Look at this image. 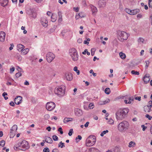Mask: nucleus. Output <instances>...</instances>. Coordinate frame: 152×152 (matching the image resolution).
I'll list each match as a JSON object with an SVG mask.
<instances>
[{"label": "nucleus", "instance_id": "nucleus-61", "mask_svg": "<svg viewBox=\"0 0 152 152\" xmlns=\"http://www.w3.org/2000/svg\"><path fill=\"white\" fill-rule=\"evenodd\" d=\"M135 99L136 100H138V101H140L141 100V97H135Z\"/></svg>", "mask_w": 152, "mask_h": 152}, {"label": "nucleus", "instance_id": "nucleus-60", "mask_svg": "<svg viewBox=\"0 0 152 152\" xmlns=\"http://www.w3.org/2000/svg\"><path fill=\"white\" fill-rule=\"evenodd\" d=\"M52 152H59V151L57 149L55 148L53 150Z\"/></svg>", "mask_w": 152, "mask_h": 152}, {"label": "nucleus", "instance_id": "nucleus-63", "mask_svg": "<svg viewBox=\"0 0 152 152\" xmlns=\"http://www.w3.org/2000/svg\"><path fill=\"white\" fill-rule=\"evenodd\" d=\"M89 122H87L84 125V126L85 127H87L88 126V125L89 124Z\"/></svg>", "mask_w": 152, "mask_h": 152}, {"label": "nucleus", "instance_id": "nucleus-7", "mask_svg": "<svg viewBox=\"0 0 152 152\" xmlns=\"http://www.w3.org/2000/svg\"><path fill=\"white\" fill-rule=\"evenodd\" d=\"M65 88L64 87L60 86L56 87L54 89L55 94L59 96H63L65 94Z\"/></svg>", "mask_w": 152, "mask_h": 152}, {"label": "nucleus", "instance_id": "nucleus-5", "mask_svg": "<svg viewBox=\"0 0 152 152\" xmlns=\"http://www.w3.org/2000/svg\"><path fill=\"white\" fill-rule=\"evenodd\" d=\"M96 142V137L94 136L90 135L86 140V145L87 147H90L94 145Z\"/></svg>", "mask_w": 152, "mask_h": 152}, {"label": "nucleus", "instance_id": "nucleus-15", "mask_svg": "<svg viewBox=\"0 0 152 152\" xmlns=\"http://www.w3.org/2000/svg\"><path fill=\"white\" fill-rule=\"evenodd\" d=\"M22 98L20 96L16 97L15 99L14 102L17 104H19L21 102Z\"/></svg>", "mask_w": 152, "mask_h": 152}, {"label": "nucleus", "instance_id": "nucleus-23", "mask_svg": "<svg viewBox=\"0 0 152 152\" xmlns=\"http://www.w3.org/2000/svg\"><path fill=\"white\" fill-rule=\"evenodd\" d=\"M24 46L23 45L19 44L17 45V50L19 51H21L24 48Z\"/></svg>", "mask_w": 152, "mask_h": 152}, {"label": "nucleus", "instance_id": "nucleus-4", "mask_svg": "<svg viewBox=\"0 0 152 152\" xmlns=\"http://www.w3.org/2000/svg\"><path fill=\"white\" fill-rule=\"evenodd\" d=\"M118 39L121 42H123L124 40L127 39L129 34L124 31L118 30L117 31Z\"/></svg>", "mask_w": 152, "mask_h": 152}, {"label": "nucleus", "instance_id": "nucleus-11", "mask_svg": "<svg viewBox=\"0 0 152 152\" xmlns=\"http://www.w3.org/2000/svg\"><path fill=\"white\" fill-rule=\"evenodd\" d=\"M26 13L31 17L34 18L36 17V13L34 10H26Z\"/></svg>", "mask_w": 152, "mask_h": 152}, {"label": "nucleus", "instance_id": "nucleus-55", "mask_svg": "<svg viewBox=\"0 0 152 152\" xmlns=\"http://www.w3.org/2000/svg\"><path fill=\"white\" fill-rule=\"evenodd\" d=\"M145 117L148 118L149 120H151V116L147 114L145 115Z\"/></svg>", "mask_w": 152, "mask_h": 152}, {"label": "nucleus", "instance_id": "nucleus-17", "mask_svg": "<svg viewBox=\"0 0 152 152\" xmlns=\"http://www.w3.org/2000/svg\"><path fill=\"white\" fill-rule=\"evenodd\" d=\"M17 128L18 127L17 125H14L11 129L10 134H13V135H15V132H16Z\"/></svg>", "mask_w": 152, "mask_h": 152}, {"label": "nucleus", "instance_id": "nucleus-35", "mask_svg": "<svg viewBox=\"0 0 152 152\" xmlns=\"http://www.w3.org/2000/svg\"><path fill=\"white\" fill-rule=\"evenodd\" d=\"M135 143L134 142L131 141L129 143V147H134L135 146Z\"/></svg>", "mask_w": 152, "mask_h": 152}, {"label": "nucleus", "instance_id": "nucleus-8", "mask_svg": "<svg viewBox=\"0 0 152 152\" xmlns=\"http://www.w3.org/2000/svg\"><path fill=\"white\" fill-rule=\"evenodd\" d=\"M56 107V104L53 102H48L46 104V108L48 110L51 111L53 110Z\"/></svg>", "mask_w": 152, "mask_h": 152}, {"label": "nucleus", "instance_id": "nucleus-25", "mask_svg": "<svg viewBox=\"0 0 152 152\" xmlns=\"http://www.w3.org/2000/svg\"><path fill=\"white\" fill-rule=\"evenodd\" d=\"M57 15L55 14H53L51 17V20L53 22H55L57 20Z\"/></svg>", "mask_w": 152, "mask_h": 152}, {"label": "nucleus", "instance_id": "nucleus-27", "mask_svg": "<svg viewBox=\"0 0 152 152\" xmlns=\"http://www.w3.org/2000/svg\"><path fill=\"white\" fill-rule=\"evenodd\" d=\"M152 107V101H150L149 102L148 104V105L147 107L148 109V112H150L151 111V108Z\"/></svg>", "mask_w": 152, "mask_h": 152}, {"label": "nucleus", "instance_id": "nucleus-14", "mask_svg": "<svg viewBox=\"0 0 152 152\" xmlns=\"http://www.w3.org/2000/svg\"><path fill=\"white\" fill-rule=\"evenodd\" d=\"M106 4V0H99L98 5L99 7L103 8L105 6Z\"/></svg>", "mask_w": 152, "mask_h": 152}, {"label": "nucleus", "instance_id": "nucleus-48", "mask_svg": "<svg viewBox=\"0 0 152 152\" xmlns=\"http://www.w3.org/2000/svg\"><path fill=\"white\" fill-rule=\"evenodd\" d=\"M104 104H107V103H108L110 102V100L109 99H107L105 100V101H103Z\"/></svg>", "mask_w": 152, "mask_h": 152}, {"label": "nucleus", "instance_id": "nucleus-30", "mask_svg": "<svg viewBox=\"0 0 152 152\" xmlns=\"http://www.w3.org/2000/svg\"><path fill=\"white\" fill-rule=\"evenodd\" d=\"M120 147L116 146L115 147L113 151L114 152H120Z\"/></svg>", "mask_w": 152, "mask_h": 152}, {"label": "nucleus", "instance_id": "nucleus-13", "mask_svg": "<svg viewBox=\"0 0 152 152\" xmlns=\"http://www.w3.org/2000/svg\"><path fill=\"white\" fill-rule=\"evenodd\" d=\"M65 78L68 81L72 80L73 79L72 74L70 73H66L65 75Z\"/></svg>", "mask_w": 152, "mask_h": 152}, {"label": "nucleus", "instance_id": "nucleus-46", "mask_svg": "<svg viewBox=\"0 0 152 152\" xmlns=\"http://www.w3.org/2000/svg\"><path fill=\"white\" fill-rule=\"evenodd\" d=\"M89 72L90 73L92 74L94 77H95L96 76V73H94L93 72V70L92 69L90 70Z\"/></svg>", "mask_w": 152, "mask_h": 152}, {"label": "nucleus", "instance_id": "nucleus-52", "mask_svg": "<svg viewBox=\"0 0 152 152\" xmlns=\"http://www.w3.org/2000/svg\"><path fill=\"white\" fill-rule=\"evenodd\" d=\"M44 152H49V149L48 148H45L43 149Z\"/></svg>", "mask_w": 152, "mask_h": 152}, {"label": "nucleus", "instance_id": "nucleus-29", "mask_svg": "<svg viewBox=\"0 0 152 152\" xmlns=\"http://www.w3.org/2000/svg\"><path fill=\"white\" fill-rule=\"evenodd\" d=\"M29 51V49L27 48L25 49H23L21 53L23 55L26 54Z\"/></svg>", "mask_w": 152, "mask_h": 152}, {"label": "nucleus", "instance_id": "nucleus-62", "mask_svg": "<svg viewBox=\"0 0 152 152\" xmlns=\"http://www.w3.org/2000/svg\"><path fill=\"white\" fill-rule=\"evenodd\" d=\"M99 104L100 105H104L103 101H100L99 102Z\"/></svg>", "mask_w": 152, "mask_h": 152}, {"label": "nucleus", "instance_id": "nucleus-10", "mask_svg": "<svg viewBox=\"0 0 152 152\" xmlns=\"http://www.w3.org/2000/svg\"><path fill=\"white\" fill-rule=\"evenodd\" d=\"M125 98V99L124 100V102L125 104H130L131 102L134 100V98L132 97H128L126 96H124Z\"/></svg>", "mask_w": 152, "mask_h": 152}, {"label": "nucleus", "instance_id": "nucleus-24", "mask_svg": "<svg viewBox=\"0 0 152 152\" xmlns=\"http://www.w3.org/2000/svg\"><path fill=\"white\" fill-rule=\"evenodd\" d=\"M45 141L48 143H52L53 142V140L50 137L46 136L45 137Z\"/></svg>", "mask_w": 152, "mask_h": 152}, {"label": "nucleus", "instance_id": "nucleus-22", "mask_svg": "<svg viewBox=\"0 0 152 152\" xmlns=\"http://www.w3.org/2000/svg\"><path fill=\"white\" fill-rule=\"evenodd\" d=\"M8 2V0H1L0 4L2 6L5 7L7 5Z\"/></svg>", "mask_w": 152, "mask_h": 152}, {"label": "nucleus", "instance_id": "nucleus-44", "mask_svg": "<svg viewBox=\"0 0 152 152\" xmlns=\"http://www.w3.org/2000/svg\"><path fill=\"white\" fill-rule=\"evenodd\" d=\"M53 139L54 141H57L58 140V138L56 135H53L52 136Z\"/></svg>", "mask_w": 152, "mask_h": 152}, {"label": "nucleus", "instance_id": "nucleus-41", "mask_svg": "<svg viewBox=\"0 0 152 152\" xmlns=\"http://www.w3.org/2000/svg\"><path fill=\"white\" fill-rule=\"evenodd\" d=\"M108 123L109 124H113L114 123V121L111 118L109 119L108 121Z\"/></svg>", "mask_w": 152, "mask_h": 152}, {"label": "nucleus", "instance_id": "nucleus-42", "mask_svg": "<svg viewBox=\"0 0 152 152\" xmlns=\"http://www.w3.org/2000/svg\"><path fill=\"white\" fill-rule=\"evenodd\" d=\"M5 144V142L4 140H1L0 142V146L3 147Z\"/></svg>", "mask_w": 152, "mask_h": 152}, {"label": "nucleus", "instance_id": "nucleus-53", "mask_svg": "<svg viewBox=\"0 0 152 152\" xmlns=\"http://www.w3.org/2000/svg\"><path fill=\"white\" fill-rule=\"evenodd\" d=\"M44 118L45 119H47L50 118V115L48 114H47L44 115Z\"/></svg>", "mask_w": 152, "mask_h": 152}, {"label": "nucleus", "instance_id": "nucleus-36", "mask_svg": "<svg viewBox=\"0 0 152 152\" xmlns=\"http://www.w3.org/2000/svg\"><path fill=\"white\" fill-rule=\"evenodd\" d=\"M131 72L132 74L135 75H139V72L135 71L134 70H132Z\"/></svg>", "mask_w": 152, "mask_h": 152}, {"label": "nucleus", "instance_id": "nucleus-2", "mask_svg": "<svg viewBox=\"0 0 152 152\" xmlns=\"http://www.w3.org/2000/svg\"><path fill=\"white\" fill-rule=\"evenodd\" d=\"M129 112V109L128 108L120 109L118 110L115 114L117 120H120L124 119Z\"/></svg>", "mask_w": 152, "mask_h": 152}, {"label": "nucleus", "instance_id": "nucleus-43", "mask_svg": "<svg viewBox=\"0 0 152 152\" xmlns=\"http://www.w3.org/2000/svg\"><path fill=\"white\" fill-rule=\"evenodd\" d=\"M73 129H70L69 132L68 133V134L69 136H71L72 135V134L73 133Z\"/></svg>", "mask_w": 152, "mask_h": 152}, {"label": "nucleus", "instance_id": "nucleus-59", "mask_svg": "<svg viewBox=\"0 0 152 152\" xmlns=\"http://www.w3.org/2000/svg\"><path fill=\"white\" fill-rule=\"evenodd\" d=\"M15 68L14 67H12V68H11L10 69V73H12L15 70Z\"/></svg>", "mask_w": 152, "mask_h": 152}, {"label": "nucleus", "instance_id": "nucleus-1", "mask_svg": "<svg viewBox=\"0 0 152 152\" xmlns=\"http://www.w3.org/2000/svg\"><path fill=\"white\" fill-rule=\"evenodd\" d=\"M28 143L25 140L20 141L17 145H15L14 147L15 150L26 151L29 148Z\"/></svg>", "mask_w": 152, "mask_h": 152}, {"label": "nucleus", "instance_id": "nucleus-31", "mask_svg": "<svg viewBox=\"0 0 152 152\" xmlns=\"http://www.w3.org/2000/svg\"><path fill=\"white\" fill-rule=\"evenodd\" d=\"M90 152H100L99 150L94 148H91L90 149Z\"/></svg>", "mask_w": 152, "mask_h": 152}, {"label": "nucleus", "instance_id": "nucleus-20", "mask_svg": "<svg viewBox=\"0 0 152 152\" xmlns=\"http://www.w3.org/2000/svg\"><path fill=\"white\" fill-rule=\"evenodd\" d=\"M75 114L76 115L80 116L83 114V112L81 110L78 108H77L75 110Z\"/></svg>", "mask_w": 152, "mask_h": 152}, {"label": "nucleus", "instance_id": "nucleus-33", "mask_svg": "<svg viewBox=\"0 0 152 152\" xmlns=\"http://www.w3.org/2000/svg\"><path fill=\"white\" fill-rule=\"evenodd\" d=\"M119 56L122 59H125L126 58V55L125 54L122 52H120L119 53Z\"/></svg>", "mask_w": 152, "mask_h": 152}, {"label": "nucleus", "instance_id": "nucleus-39", "mask_svg": "<svg viewBox=\"0 0 152 152\" xmlns=\"http://www.w3.org/2000/svg\"><path fill=\"white\" fill-rule=\"evenodd\" d=\"M108 132V130L104 131L101 133V134H100V136L102 137H103L104 136V134H105L106 133H107Z\"/></svg>", "mask_w": 152, "mask_h": 152}, {"label": "nucleus", "instance_id": "nucleus-26", "mask_svg": "<svg viewBox=\"0 0 152 152\" xmlns=\"http://www.w3.org/2000/svg\"><path fill=\"white\" fill-rule=\"evenodd\" d=\"M73 120V118H72L66 117L64 118L63 121L64 123H66L69 121H72Z\"/></svg>", "mask_w": 152, "mask_h": 152}, {"label": "nucleus", "instance_id": "nucleus-49", "mask_svg": "<svg viewBox=\"0 0 152 152\" xmlns=\"http://www.w3.org/2000/svg\"><path fill=\"white\" fill-rule=\"evenodd\" d=\"M94 107V105L92 103H90L89 107L91 109H92Z\"/></svg>", "mask_w": 152, "mask_h": 152}, {"label": "nucleus", "instance_id": "nucleus-50", "mask_svg": "<svg viewBox=\"0 0 152 152\" xmlns=\"http://www.w3.org/2000/svg\"><path fill=\"white\" fill-rule=\"evenodd\" d=\"M22 75V74L20 72H18L15 75V76L16 77H18L20 76H21Z\"/></svg>", "mask_w": 152, "mask_h": 152}, {"label": "nucleus", "instance_id": "nucleus-45", "mask_svg": "<svg viewBox=\"0 0 152 152\" xmlns=\"http://www.w3.org/2000/svg\"><path fill=\"white\" fill-rule=\"evenodd\" d=\"M95 51V49L92 48L91 50V53L92 56H93L94 54V52Z\"/></svg>", "mask_w": 152, "mask_h": 152}, {"label": "nucleus", "instance_id": "nucleus-57", "mask_svg": "<svg viewBox=\"0 0 152 152\" xmlns=\"http://www.w3.org/2000/svg\"><path fill=\"white\" fill-rule=\"evenodd\" d=\"M77 42L79 43H81L82 42V39L79 38L77 40Z\"/></svg>", "mask_w": 152, "mask_h": 152}, {"label": "nucleus", "instance_id": "nucleus-40", "mask_svg": "<svg viewBox=\"0 0 152 152\" xmlns=\"http://www.w3.org/2000/svg\"><path fill=\"white\" fill-rule=\"evenodd\" d=\"M83 54H86V53H87V55L89 56L90 55V53L88 51V50L87 49H85L84 52H82V53Z\"/></svg>", "mask_w": 152, "mask_h": 152}, {"label": "nucleus", "instance_id": "nucleus-9", "mask_svg": "<svg viewBox=\"0 0 152 152\" xmlns=\"http://www.w3.org/2000/svg\"><path fill=\"white\" fill-rule=\"evenodd\" d=\"M55 58V55L52 53L48 52L46 55V59L48 62H51Z\"/></svg>", "mask_w": 152, "mask_h": 152}, {"label": "nucleus", "instance_id": "nucleus-47", "mask_svg": "<svg viewBox=\"0 0 152 152\" xmlns=\"http://www.w3.org/2000/svg\"><path fill=\"white\" fill-rule=\"evenodd\" d=\"M148 4L150 8L152 7V0H149Z\"/></svg>", "mask_w": 152, "mask_h": 152}, {"label": "nucleus", "instance_id": "nucleus-54", "mask_svg": "<svg viewBox=\"0 0 152 152\" xmlns=\"http://www.w3.org/2000/svg\"><path fill=\"white\" fill-rule=\"evenodd\" d=\"M145 62L146 63L145 67H146L147 68L148 66V65L149 64V62L148 61H146Z\"/></svg>", "mask_w": 152, "mask_h": 152}, {"label": "nucleus", "instance_id": "nucleus-21", "mask_svg": "<svg viewBox=\"0 0 152 152\" xmlns=\"http://www.w3.org/2000/svg\"><path fill=\"white\" fill-rule=\"evenodd\" d=\"M150 79V77L148 74H146L143 77V81L145 83H148Z\"/></svg>", "mask_w": 152, "mask_h": 152}, {"label": "nucleus", "instance_id": "nucleus-37", "mask_svg": "<svg viewBox=\"0 0 152 152\" xmlns=\"http://www.w3.org/2000/svg\"><path fill=\"white\" fill-rule=\"evenodd\" d=\"M105 92L107 94H109L110 92V88H106L105 90Z\"/></svg>", "mask_w": 152, "mask_h": 152}, {"label": "nucleus", "instance_id": "nucleus-6", "mask_svg": "<svg viewBox=\"0 0 152 152\" xmlns=\"http://www.w3.org/2000/svg\"><path fill=\"white\" fill-rule=\"evenodd\" d=\"M69 54L73 61H75L78 60L79 56L77 51L75 48H72L69 50Z\"/></svg>", "mask_w": 152, "mask_h": 152}, {"label": "nucleus", "instance_id": "nucleus-16", "mask_svg": "<svg viewBox=\"0 0 152 152\" xmlns=\"http://www.w3.org/2000/svg\"><path fill=\"white\" fill-rule=\"evenodd\" d=\"M139 10H126V12L128 14L132 15L136 14L137 13L139 12Z\"/></svg>", "mask_w": 152, "mask_h": 152}, {"label": "nucleus", "instance_id": "nucleus-19", "mask_svg": "<svg viewBox=\"0 0 152 152\" xmlns=\"http://www.w3.org/2000/svg\"><path fill=\"white\" fill-rule=\"evenodd\" d=\"M67 32L69 34L70 36H72V32L70 31L69 29H64L62 31L61 33L62 35L64 36V35Z\"/></svg>", "mask_w": 152, "mask_h": 152}, {"label": "nucleus", "instance_id": "nucleus-3", "mask_svg": "<svg viewBox=\"0 0 152 152\" xmlns=\"http://www.w3.org/2000/svg\"><path fill=\"white\" fill-rule=\"evenodd\" d=\"M129 123L125 121H124L120 122L118 125V129L120 132H125L129 129Z\"/></svg>", "mask_w": 152, "mask_h": 152}, {"label": "nucleus", "instance_id": "nucleus-34", "mask_svg": "<svg viewBox=\"0 0 152 152\" xmlns=\"http://www.w3.org/2000/svg\"><path fill=\"white\" fill-rule=\"evenodd\" d=\"M58 15L59 16L58 21L59 22H61L62 21V15L61 13L60 12H58Z\"/></svg>", "mask_w": 152, "mask_h": 152}, {"label": "nucleus", "instance_id": "nucleus-32", "mask_svg": "<svg viewBox=\"0 0 152 152\" xmlns=\"http://www.w3.org/2000/svg\"><path fill=\"white\" fill-rule=\"evenodd\" d=\"M137 41L140 44L142 43H144V39L142 37H140L138 39Z\"/></svg>", "mask_w": 152, "mask_h": 152}, {"label": "nucleus", "instance_id": "nucleus-56", "mask_svg": "<svg viewBox=\"0 0 152 152\" xmlns=\"http://www.w3.org/2000/svg\"><path fill=\"white\" fill-rule=\"evenodd\" d=\"M82 138V137L80 135H78L77 136V137H76V140H77L78 139H79V140H81Z\"/></svg>", "mask_w": 152, "mask_h": 152}, {"label": "nucleus", "instance_id": "nucleus-18", "mask_svg": "<svg viewBox=\"0 0 152 152\" xmlns=\"http://www.w3.org/2000/svg\"><path fill=\"white\" fill-rule=\"evenodd\" d=\"M5 37V33L3 31L0 32V41L4 42V41Z\"/></svg>", "mask_w": 152, "mask_h": 152}, {"label": "nucleus", "instance_id": "nucleus-58", "mask_svg": "<svg viewBox=\"0 0 152 152\" xmlns=\"http://www.w3.org/2000/svg\"><path fill=\"white\" fill-rule=\"evenodd\" d=\"M17 69L18 71V72H21L22 69L19 66H17Z\"/></svg>", "mask_w": 152, "mask_h": 152}, {"label": "nucleus", "instance_id": "nucleus-12", "mask_svg": "<svg viewBox=\"0 0 152 152\" xmlns=\"http://www.w3.org/2000/svg\"><path fill=\"white\" fill-rule=\"evenodd\" d=\"M41 23L42 26L45 27L48 26V21L46 18H42L41 20Z\"/></svg>", "mask_w": 152, "mask_h": 152}, {"label": "nucleus", "instance_id": "nucleus-64", "mask_svg": "<svg viewBox=\"0 0 152 152\" xmlns=\"http://www.w3.org/2000/svg\"><path fill=\"white\" fill-rule=\"evenodd\" d=\"M51 127L50 126H49L47 128H46V129L49 132H50V131L51 130Z\"/></svg>", "mask_w": 152, "mask_h": 152}, {"label": "nucleus", "instance_id": "nucleus-38", "mask_svg": "<svg viewBox=\"0 0 152 152\" xmlns=\"http://www.w3.org/2000/svg\"><path fill=\"white\" fill-rule=\"evenodd\" d=\"M74 70L76 72L77 75H79L80 74L79 71L77 69V66H75L74 68Z\"/></svg>", "mask_w": 152, "mask_h": 152}, {"label": "nucleus", "instance_id": "nucleus-28", "mask_svg": "<svg viewBox=\"0 0 152 152\" xmlns=\"http://www.w3.org/2000/svg\"><path fill=\"white\" fill-rule=\"evenodd\" d=\"M81 14H83V12H80L77 14H76L75 16V18L76 20H77L80 17V18H83L84 16V15H81Z\"/></svg>", "mask_w": 152, "mask_h": 152}, {"label": "nucleus", "instance_id": "nucleus-51", "mask_svg": "<svg viewBox=\"0 0 152 152\" xmlns=\"http://www.w3.org/2000/svg\"><path fill=\"white\" fill-rule=\"evenodd\" d=\"M58 131L60 132V133L61 134H62L63 133V131H62V129L61 127H59L58 129Z\"/></svg>", "mask_w": 152, "mask_h": 152}]
</instances>
